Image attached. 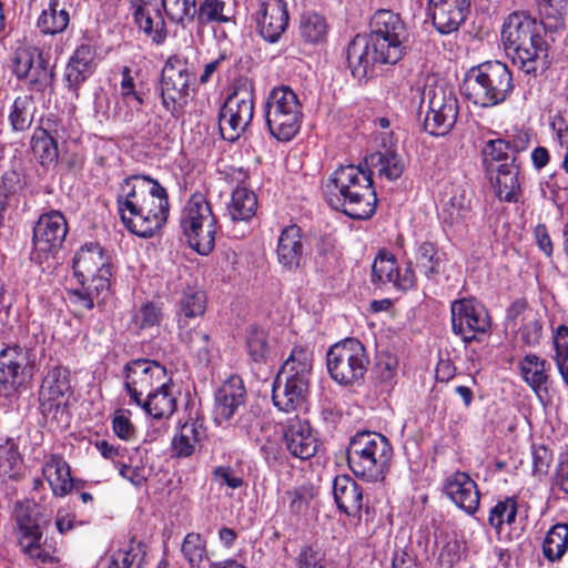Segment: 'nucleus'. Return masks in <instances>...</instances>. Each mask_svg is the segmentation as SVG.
<instances>
[{"mask_svg":"<svg viewBox=\"0 0 568 568\" xmlns=\"http://www.w3.org/2000/svg\"><path fill=\"white\" fill-rule=\"evenodd\" d=\"M207 307L206 294L194 287L185 290L179 301V315L185 318L202 316Z\"/></svg>","mask_w":568,"mask_h":568,"instance_id":"50","label":"nucleus"},{"mask_svg":"<svg viewBox=\"0 0 568 568\" xmlns=\"http://www.w3.org/2000/svg\"><path fill=\"white\" fill-rule=\"evenodd\" d=\"M300 32L307 42H321L327 33L326 20L317 13H305L301 18Z\"/></svg>","mask_w":568,"mask_h":568,"instance_id":"51","label":"nucleus"},{"mask_svg":"<svg viewBox=\"0 0 568 568\" xmlns=\"http://www.w3.org/2000/svg\"><path fill=\"white\" fill-rule=\"evenodd\" d=\"M224 2L221 0H204L196 7V18L200 24L210 22H224L227 18L223 14Z\"/></svg>","mask_w":568,"mask_h":568,"instance_id":"60","label":"nucleus"},{"mask_svg":"<svg viewBox=\"0 0 568 568\" xmlns=\"http://www.w3.org/2000/svg\"><path fill=\"white\" fill-rule=\"evenodd\" d=\"M182 341H184L190 348L197 354L201 362L207 363L210 361L211 349L209 347L210 335L200 328L180 333Z\"/></svg>","mask_w":568,"mask_h":568,"instance_id":"56","label":"nucleus"},{"mask_svg":"<svg viewBox=\"0 0 568 568\" xmlns=\"http://www.w3.org/2000/svg\"><path fill=\"white\" fill-rule=\"evenodd\" d=\"M168 382L166 368L159 362L135 359L125 366V388L136 404H141L149 393L163 388Z\"/></svg>","mask_w":568,"mask_h":568,"instance_id":"15","label":"nucleus"},{"mask_svg":"<svg viewBox=\"0 0 568 568\" xmlns=\"http://www.w3.org/2000/svg\"><path fill=\"white\" fill-rule=\"evenodd\" d=\"M81 288L70 290L68 292V300L78 312L90 311L94 307V301L106 291H95L97 283H80Z\"/></svg>","mask_w":568,"mask_h":568,"instance_id":"52","label":"nucleus"},{"mask_svg":"<svg viewBox=\"0 0 568 568\" xmlns=\"http://www.w3.org/2000/svg\"><path fill=\"white\" fill-rule=\"evenodd\" d=\"M205 429L199 420L185 422L172 440V452L178 457H189L196 445L204 438Z\"/></svg>","mask_w":568,"mask_h":568,"instance_id":"37","label":"nucleus"},{"mask_svg":"<svg viewBox=\"0 0 568 568\" xmlns=\"http://www.w3.org/2000/svg\"><path fill=\"white\" fill-rule=\"evenodd\" d=\"M116 202L122 223L140 237H152L169 216L166 190L146 175L125 179Z\"/></svg>","mask_w":568,"mask_h":568,"instance_id":"2","label":"nucleus"},{"mask_svg":"<svg viewBox=\"0 0 568 568\" xmlns=\"http://www.w3.org/2000/svg\"><path fill=\"white\" fill-rule=\"evenodd\" d=\"M507 318L518 325L520 339L528 346L539 343L542 335V316L529 307L525 300L514 302L507 312Z\"/></svg>","mask_w":568,"mask_h":568,"instance_id":"26","label":"nucleus"},{"mask_svg":"<svg viewBox=\"0 0 568 568\" xmlns=\"http://www.w3.org/2000/svg\"><path fill=\"white\" fill-rule=\"evenodd\" d=\"M264 116L270 133L278 141H291L300 131L302 104L286 85L274 88L267 95Z\"/></svg>","mask_w":568,"mask_h":568,"instance_id":"8","label":"nucleus"},{"mask_svg":"<svg viewBox=\"0 0 568 568\" xmlns=\"http://www.w3.org/2000/svg\"><path fill=\"white\" fill-rule=\"evenodd\" d=\"M435 555L442 567L452 568L459 561L462 555L460 544L447 523L436 524L434 519Z\"/></svg>","mask_w":568,"mask_h":568,"instance_id":"33","label":"nucleus"},{"mask_svg":"<svg viewBox=\"0 0 568 568\" xmlns=\"http://www.w3.org/2000/svg\"><path fill=\"white\" fill-rule=\"evenodd\" d=\"M520 185L518 181V169L514 164L501 163L497 169L496 194L506 202L518 200Z\"/></svg>","mask_w":568,"mask_h":568,"instance_id":"44","label":"nucleus"},{"mask_svg":"<svg viewBox=\"0 0 568 568\" xmlns=\"http://www.w3.org/2000/svg\"><path fill=\"white\" fill-rule=\"evenodd\" d=\"M443 491L458 508L474 515L479 507L480 494L477 484L467 473L455 471L443 484Z\"/></svg>","mask_w":568,"mask_h":568,"instance_id":"23","label":"nucleus"},{"mask_svg":"<svg viewBox=\"0 0 568 568\" xmlns=\"http://www.w3.org/2000/svg\"><path fill=\"white\" fill-rule=\"evenodd\" d=\"M520 373L534 389L542 387L548 378L549 364L535 354L526 355L520 362Z\"/></svg>","mask_w":568,"mask_h":568,"instance_id":"47","label":"nucleus"},{"mask_svg":"<svg viewBox=\"0 0 568 568\" xmlns=\"http://www.w3.org/2000/svg\"><path fill=\"white\" fill-rule=\"evenodd\" d=\"M406 31L400 17L390 10H378L371 20L368 40L375 51L385 54L386 60L398 62L404 52Z\"/></svg>","mask_w":568,"mask_h":568,"instance_id":"13","label":"nucleus"},{"mask_svg":"<svg viewBox=\"0 0 568 568\" xmlns=\"http://www.w3.org/2000/svg\"><path fill=\"white\" fill-rule=\"evenodd\" d=\"M367 365L365 347L355 338H345L334 344L326 354L328 374L341 385H353L361 381Z\"/></svg>","mask_w":568,"mask_h":568,"instance_id":"9","label":"nucleus"},{"mask_svg":"<svg viewBox=\"0 0 568 568\" xmlns=\"http://www.w3.org/2000/svg\"><path fill=\"white\" fill-rule=\"evenodd\" d=\"M247 353L254 362H263L268 354L266 333L263 329L253 328L246 341Z\"/></svg>","mask_w":568,"mask_h":568,"instance_id":"61","label":"nucleus"},{"mask_svg":"<svg viewBox=\"0 0 568 568\" xmlns=\"http://www.w3.org/2000/svg\"><path fill=\"white\" fill-rule=\"evenodd\" d=\"M32 349L18 344L0 351V400L12 404L24 388L27 372L33 366Z\"/></svg>","mask_w":568,"mask_h":568,"instance_id":"10","label":"nucleus"},{"mask_svg":"<svg viewBox=\"0 0 568 568\" xmlns=\"http://www.w3.org/2000/svg\"><path fill=\"white\" fill-rule=\"evenodd\" d=\"M205 541L195 532L185 536L182 552L191 566H199L205 557Z\"/></svg>","mask_w":568,"mask_h":568,"instance_id":"59","label":"nucleus"},{"mask_svg":"<svg viewBox=\"0 0 568 568\" xmlns=\"http://www.w3.org/2000/svg\"><path fill=\"white\" fill-rule=\"evenodd\" d=\"M258 34L270 43H276L288 27L290 14L284 0H264L255 12Z\"/></svg>","mask_w":568,"mask_h":568,"instance_id":"22","label":"nucleus"},{"mask_svg":"<svg viewBox=\"0 0 568 568\" xmlns=\"http://www.w3.org/2000/svg\"><path fill=\"white\" fill-rule=\"evenodd\" d=\"M284 442L290 454L300 459L313 457L318 448L312 427L301 419L290 420L284 432Z\"/></svg>","mask_w":568,"mask_h":568,"instance_id":"27","label":"nucleus"},{"mask_svg":"<svg viewBox=\"0 0 568 568\" xmlns=\"http://www.w3.org/2000/svg\"><path fill=\"white\" fill-rule=\"evenodd\" d=\"M313 368V353L304 346H295L282 365L280 375L298 378L310 383Z\"/></svg>","mask_w":568,"mask_h":568,"instance_id":"38","label":"nucleus"},{"mask_svg":"<svg viewBox=\"0 0 568 568\" xmlns=\"http://www.w3.org/2000/svg\"><path fill=\"white\" fill-rule=\"evenodd\" d=\"M134 20L139 29L156 44L163 43L166 39L168 30L164 18L160 10L151 3L140 4L134 11Z\"/></svg>","mask_w":568,"mask_h":568,"instance_id":"34","label":"nucleus"},{"mask_svg":"<svg viewBox=\"0 0 568 568\" xmlns=\"http://www.w3.org/2000/svg\"><path fill=\"white\" fill-rule=\"evenodd\" d=\"M40 129L54 136L57 142L58 140L65 141L72 139L77 134V123L70 118L64 119L52 114L43 121V126Z\"/></svg>","mask_w":568,"mask_h":568,"instance_id":"54","label":"nucleus"},{"mask_svg":"<svg viewBox=\"0 0 568 568\" xmlns=\"http://www.w3.org/2000/svg\"><path fill=\"white\" fill-rule=\"evenodd\" d=\"M180 225L189 245L201 255L210 254L215 246L217 220L205 196L193 194L183 207Z\"/></svg>","mask_w":568,"mask_h":568,"instance_id":"7","label":"nucleus"},{"mask_svg":"<svg viewBox=\"0 0 568 568\" xmlns=\"http://www.w3.org/2000/svg\"><path fill=\"white\" fill-rule=\"evenodd\" d=\"M162 318L160 307L148 302L136 308L132 316V325L135 329H145L159 325Z\"/></svg>","mask_w":568,"mask_h":568,"instance_id":"57","label":"nucleus"},{"mask_svg":"<svg viewBox=\"0 0 568 568\" xmlns=\"http://www.w3.org/2000/svg\"><path fill=\"white\" fill-rule=\"evenodd\" d=\"M193 74L185 60L171 57L162 69L160 91L163 108L176 115L191 97Z\"/></svg>","mask_w":568,"mask_h":568,"instance_id":"11","label":"nucleus"},{"mask_svg":"<svg viewBox=\"0 0 568 568\" xmlns=\"http://www.w3.org/2000/svg\"><path fill=\"white\" fill-rule=\"evenodd\" d=\"M73 271L80 283H97L95 291H109L111 268L99 244H87L77 252Z\"/></svg>","mask_w":568,"mask_h":568,"instance_id":"19","label":"nucleus"},{"mask_svg":"<svg viewBox=\"0 0 568 568\" xmlns=\"http://www.w3.org/2000/svg\"><path fill=\"white\" fill-rule=\"evenodd\" d=\"M568 550V524H556L546 532L541 551L549 562H558Z\"/></svg>","mask_w":568,"mask_h":568,"instance_id":"39","label":"nucleus"},{"mask_svg":"<svg viewBox=\"0 0 568 568\" xmlns=\"http://www.w3.org/2000/svg\"><path fill=\"white\" fill-rule=\"evenodd\" d=\"M254 115L253 92L243 84L234 88L223 103L219 115V128L226 141L237 140L248 128Z\"/></svg>","mask_w":568,"mask_h":568,"instance_id":"12","label":"nucleus"},{"mask_svg":"<svg viewBox=\"0 0 568 568\" xmlns=\"http://www.w3.org/2000/svg\"><path fill=\"white\" fill-rule=\"evenodd\" d=\"M365 163L369 170L371 176L376 174L381 179L394 181L404 172V162L393 150L386 149L378 151L365 158Z\"/></svg>","mask_w":568,"mask_h":568,"instance_id":"35","label":"nucleus"},{"mask_svg":"<svg viewBox=\"0 0 568 568\" xmlns=\"http://www.w3.org/2000/svg\"><path fill=\"white\" fill-rule=\"evenodd\" d=\"M511 90V73L507 65L499 61H488L471 68L463 83L466 99L483 108L499 104Z\"/></svg>","mask_w":568,"mask_h":568,"instance_id":"5","label":"nucleus"},{"mask_svg":"<svg viewBox=\"0 0 568 568\" xmlns=\"http://www.w3.org/2000/svg\"><path fill=\"white\" fill-rule=\"evenodd\" d=\"M432 114L429 134L444 136L454 128L458 114L457 99L444 79H436L428 94V115Z\"/></svg>","mask_w":568,"mask_h":568,"instance_id":"17","label":"nucleus"},{"mask_svg":"<svg viewBox=\"0 0 568 568\" xmlns=\"http://www.w3.org/2000/svg\"><path fill=\"white\" fill-rule=\"evenodd\" d=\"M276 257L280 265L288 271L301 267L304 260L303 234L300 226L291 224L278 236Z\"/></svg>","mask_w":568,"mask_h":568,"instance_id":"29","label":"nucleus"},{"mask_svg":"<svg viewBox=\"0 0 568 568\" xmlns=\"http://www.w3.org/2000/svg\"><path fill=\"white\" fill-rule=\"evenodd\" d=\"M555 361L558 369L568 385V327L560 325L554 336Z\"/></svg>","mask_w":568,"mask_h":568,"instance_id":"55","label":"nucleus"},{"mask_svg":"<svg viewBox=\"0 0 568 568\" xmlns=\"http://www.w3.org/2000/svg\"><path fill=\"white\" fill-rule=\"evenodd\" d=\"M246 390L240 376H231L215 393L214 420L217 424L229 422L245 403Z\"/></svg>","mask_w":568,"mask_h":568,"instance_id":"25","label":"nucleus"},{"mask_svg":"<svg viewBox=\"0 0 568 568\" xmlns=\"http://www.w3.org/2000/svg\"><path fill=\"white\" fill-rule=\"evenodd\" d=\"M36 112L34 102L29 95H21L14 99L10 111L9 121L14 131L28 130L32 122Z\"/></svg>","mask_w":568,"mask_h":568,"instance_id":"48","label":"nucleus"},{"mask_svg":"<svg viewBox=\"0 0 568 568\" xmlns=\"http://www.w3.org/2000/svg\"><path fill=\"white\" fill-rule=\"evenodd\" d=\"M327 203L354 220L369 219L376 210L377 196L368 172L357 165H342L323 182Z\"/></svg>","mask_w":568,"mask_h":568,"instance_id":"3","label":"nucleus"},{"mask_svg":"<svg viewBox=\"0 0 568 568\" xmlns=\"http://www.w3.org/2000/svg\"><path fill=\"white\" fill-rule=\"evenodd\" d=\"M517 516V503L514 498H506L498 501L489 513V524L498 532L503 529L504 525H511L515 523Z\"/></svg>","mask_w":568,"mask_h":568,"instance_id":"53","label":"nucleus"},{"mask_svg":"<svg viewBox=\"0 0 568 568\" xmlns=\"http://www.w3.org/2000/svg\"><path fill=\"white\" fill-rule=\"evenodd\" d=\"M333 496L339 510L348 516L359 518L363 508V490L351 476L335 477Z\"/></svg>","mask_w":568,"mask_h":568,"instance_id":"31","label":"nucleus"},{"mask_svg":"<svg viewBox=\"0 0 568 568\" xmlns=\"http://www.w3.org/2000/svg\"><path fill=\"white\" fill-rule=\"evenodd\" d=\"M70 21L69 12L59 0H50L48 8L43 9L38 18V28L45 34L63 32Z\"/></svg>","mask_w":568,"mask_h":568,"instance_id":"43","label":"nucleus"},{"mask_svg":"<svg viewBox=\"0 0 568 568\" xmlns=\"http://www.w3.org/2000/svg\"><path fill=\"white\" fill-rule=\"evenodd\" d=\"M39 518V505L33 499L17 501L13 508L17 541L21 552L34 564H52L55 561V542L42 539Z\"/></svg>","mask_w":568,"mask_h":568,"instance_id":"6","label":"nucleus"},{"mask_svg":"<svg viewBox=\"0 0 568 568\" xmlns=\"http://www.w3.org/2000/svg\"><path fill=\"white\" fill-rule=\"evenodd\" d=\"M452 325L455 334L465 343H471L479 334L490 327V317L486 307L474 298L455 301L450 306Z\"/></svg>","mask_w":568,"mask_h":568,"instance_id":"16","label":"nucleus"},{"mask_svg":"<svg viewBox=\"0 0 568 568\" xmlns=\"http://www.w3.org/2000/svg\"><path fill=\"white\" fill-rule=\"evenodd\" d=\"M22 471V459L14 443L0 444V478L18 479Z\"/></svg>","mask_w":568,"mask_h":568,"instance_id":"49","label":"nucleus"},{"mask_svg":"<svg viewBox=\"0 0 568 568\" xmlns=\"http://www.w3.org/2000/svg\"><path fill=\"white\" fill-rule=\"evenodd\" d=\"M347 63L355 78H365L375 63L395 64L394 60H386L385 54H379L371 45V41L365 38L356 37L347 48Z\"/></svg>","mask_w":568,"mask_h":568,"instance_id":"28","label":"nucleus"},{"mask_svg":"<svg viewBox=\"0 0 568 568\" xmlns=\"http://www.w3.org/2000/svg\"><path fill=\"white\" fill-rule=\"evenodd\" d=\"M97 51L90 44L79 45L65 67L64 77L70 88L77 89L97 68Z\"/></svg>","mask_w":568,"mask_h":568,"instance_id":"30","label":"nucleus"},{"mask_svg":"<svg viewBox=\"0 0 568 568\" xmlns=\"http://www.w3.org/2000/svg\"><path fill=\"white\" fill-rule=\"evenodd\" d=\"M169 21L185 29L196 16V0H162Z\"/></svg>","mask_w":568,"mask_h":568,"instance_id":"46","label":"nucleus"},{"mask_svg":"<svg viewBox=\"0 0 568 568\" xmlns=\"http://www.w3.org/2000/svg\"><path fill=\"white\" fill-rule=\"evenodd\" d=\"M297 568H336L332 560L325 555L311 546L303 547L296 557Z\"/></svg>","mask_w":568,"mask_h":568,"instance_id":"58","label":"nucleus"},{"mask_svg":"<svg viewBox=\"0 0 568 568\" xmlns=\"http://www.w3.org/2000/svg\"><path fill=\"white\" fill-rule=\"evenodd\" d=\"M14 72L18 78L27 80L30 90L49 94L53 90V71L36 48L21 49L17 52Z\"/></svg>","mask_w":568,"mask_h":568,"instance_id":"20","label":"nucleus"},{"mask_svg":"<svg viewBox=\"0 0 568 568\" xmlns=\"http://www.w3.org/2000/svg\"><path fill=\"white\" fill-rule=\"evenodd\" d=\"M537 3L541 21L515 11L505 19L501 29L505 51L526 73L546 65L549 43L555 41V33L564 30L561 11L568 7V0H537Z\"/></svg>","mask_w":568,"mask_h":568,"instance_id":"1","label":"nucleus"},{"mask_svg":"<svg viewBox=\"0 0 568 568\" xmlns=\"http://www.w3.org/2000/svg\"><path fill=\"white\" fill-rule=\"evenodd\" d=\"M347 464L352 473L369 483L382 481L389 469L393 447L376 432H358L347 446Z\"/></svg>","mask_w":568,"mask_h":568,"instance_id":"4","label":"nucleus"},{"mask_svg":"<svg viewBox=\"0 0 568 568\" xmlns=\"http://www.w3.org/2000/svg\"><path fill=\"white\" fill-rule=\"evenodd\" d=\"M31 150L42 166H53L59 160L58 142L42 129H34L31 136Z\"/></svg>","mask_w":568,"mask_h":568,"instance_id":"42","label":"nucleus"},{"mask_svg":"<svg viewBox=\"0 0 568 568\" xmlns=\"http://www.w3.org/2000/svg\"><path fill=\"white\" fill-rule=\"evenodd\" d=\"M150 416L156 419L169 418L176 409V398L172 393L171 381L164 387L149 393L139 404Z\"/></svg>","mask_w":568,"mask_h":568,"instance_id":"36","label":"nucleus"},{"mask_svg":"<svg viewBox=\"0 0 568 568\" xmlns=\"http://www.w3.org/2000/svg\"><path fill=\"white\" fill-rule=\"evenodd\" d=\"M511 153L510 141L504 139L490 140L483 149L485 162L488 164L493 162L507 163Z\"/></svg>","mask_w":568,"mask_h":568,"instance_id":"62","label":"nucleus"},{"mask_svg":"<svg viewBox=\"0 0 568 568\" xmlns=\"http://www.w3.org/2000/svg\"><path fill=\"white\" fill-rule=\"evenodd\" d=\"M112 428L118 437L131 440L134 437V426L130 420V412L126 409L115 410L112 418Z\"/></svg>","mask_w":568,"mask_h":568,"instance_id":"64","label":"nucleus"},{"mask_svg":"<svg viewBox=\"0 0 568 568\" xmlns=\"http://www.w3.org/2000/svg\"><path fill=\"white\" fill-rule=\"evenodd\" d=\"M308 386V382L278 374L272 389V398L275 407L285 413L301 409L306 402Z\"/></svg>","mask_w":568,"mask_h":568,"instance_id":"24","label":"nucleus"},{"mask_svg":"<svg viewBox=\"0 0 568 568\" xmlns=\"http://www.w3.org/2000/svg\"><path fill=\"white\" fill-rule=\"evenodd\" d=\"M42 475L48 481L54 496L63 497L71 493L73 478L67 460L60 455H50L43 466Z\"/></svg>","mask_w":568,"mask_h":568,"instance_id":"32","label":"nucleus"},{"mask_svg":"<svg viewBox=\"0 0 568 568\" xmlns=\"http://www.w3.org/2000/svg\"><path fill=\"white\" fill-rule=\"evenodd\" d=\"M432 21L436 30L442 34H449L458 30L465 21L469 7L462 6H432Z\"/></svg>","mask_w":568,"mask_h":568,"instance_id":"40","label":"nucleus"},{"mask_svg":"<svg viewBox=\"0 0 568 568\" xmlns=\"http://www.w3.org/2000/svg\"><path fill=\"white\" fill-rule=\"evenodd\" d=\"M549 191L550 197L554 203L558 206L564 205L568 202V179L564 175H551L546 182L544 193Z\"/></svg>","mask_w":568,"mask_h":568,"instance_id":"63","label":"nucleus"},{"mask_svg":"<svg viewBox=\"0 0 568 568\" xmlns=\"http://www.w3.org/2000/svg\"><path fill=\"white\" fill-rule=\"evenodd\" d=\"M145 554L143 542L131 540L124 547L112 552L108 568H142Z\"/></svg>","mask_w":568,"mask_h":568,"instance_id":"45","label":"nucleus"},{"mask_svg":"<svg viewBox=\"0 0 568 568\" xmlns=\"http://www.w3.org/2000/svg\"><path fill=\"white\" fill-rule=\"evenodd\" d=\"M257 210L255 193L244 186L236 187L227 204V212L233 221H248Z\"/></svg>","mask_w":568,"mask_h":568,"instance_id":"41","label":"nucleus"},{"mask_svg":"<svg viewBox=\"0 0 568 568\" xmlns=\"http://www.w3.org/2000/svg\"><path fill=\"white\" fill-rule=\"evenodd\" d=\"M70 396L69 371L54 366L48 372L40 387L39 402L42 414L53 419H62Z\"/></svg>","mask_w":568,"mask_h":568,"instance_id":"18","label":"nucleus"},{"mask_svg":"<svg viewBox=\"0 0 568 568\" xmlns=\"http://www.w3.org/2000/svg\"><path fill=\"white\" fill-rule=\"evenodd\" d=\"M68 234L65 217L59 211H50L39 216L33 226L32 254L41 263L54 255Z\"/></svg>","mask_w":568,"mask_h":568,"instance_id":"14","label":"nucleus"},{"mask_svg":"<svg viewBox=\"0 0 568 568\" xmlns=\"http://www.w3.org/2000/svg\"><path fill=\"white\" fill-rule=\"evenodd\" d=\"M372 282L379 287L390 286L404 292L415 286L416 276L410 264L402 268L392 253L382 250L372 265Z\"/></svg>","mask_w":568,"mask_h":568,"instance_id":"21","label":"nucleus"}]
</instances>
